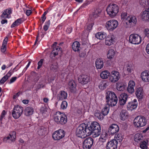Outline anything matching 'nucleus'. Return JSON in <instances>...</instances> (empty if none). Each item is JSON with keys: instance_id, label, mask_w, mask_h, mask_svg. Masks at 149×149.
<instances>
[{"instance_id": "f257e3e1", "label": "nucleus", "mask_w": 149, "mask_h": 149, "mask_svg": "<svg viewBox=\"0 0 149 149\" xmlns=\"http://www.w3.org/2000/svg\"><path fill=\"white\" fill-rule=\"evenodd\" d=\"M88 131L89 135L92 134L94 138L96 137L101 134V127L99 124L96 122H93L91 124H87Z\"/></svg>"}, {"instance_id": "f03ea898", "label": "nucleus", "mask_w": 149, "mask_h": 149, "mask_svg": "<svg viewBox=\"0 0 149 149\" xmlns=\"http://www.w3.org/2000/svg\"><path fill=\"white\" fill-rule=\"evenodd\" d=\"M88 125L85 123L80 125L77 128L76 131L77 136L81 138H84L87 136H89L88 131Z\"/></svg>"}, {"instance_id": "7ed1b4c3", "label": "nucleus", "mask_w": 149, "mask_h": 149, "mask_svg": "<svg viewBox=\"0 0 149 149\" xmlns=\"http://www.w3.org/2000/svg\"><path fill=\"white\" fill-rule=\"evenodd\" d=\"M106 98L107 104L109 106H114L117 103L118 98L113 92L107 91L106 95Z\"/></svg>"}, {"instance_id": "20e7f679", "label": "nucleus", "mask_w": 149, "mask_h": 149, "mask_svg": "<svg viewBox=\"0 0 149 149\" xmlns=\"http://www.w3.org/2000/svg\"><path fill=\"white\" fill-rule=\"evenodd\" d=\"M54 118L55 122L60 125L65 124L67 121L66 115L59 111L56 112L54 115Z\"/></svg>"}, {"instance_id": "39448f33", "label": "nucleus", "mask_w": 149, "mask_h": 149, "mask_svg": "<svg viewBox=\"0 0 149 149\" xmlns=\"http://www.w3.org/2000/svg\"><path fill=\"white\" fill-rule=\"evenodd\" d=\"M106 11L107 14L111 17H114L119 11V7L116 4H110L107 7Z\"/></svg>"}, {"instance_id": "423d86ee", "label": "nucleus", "mask_w": 149, "mask_h": 149, "mask_svg": "<svg viewBox=\"0 0 149 149\" xmlns=\"http://www.w3.org/2000/svg\"><path fill=\"white\" fill-rule=\"evenodd\" d=\"M146 123V120L144 116H138L134 120V124L136 127H140L145 126Z\"/></svg>"}, {"instance_id": "0eeeda50", "label": "nucleus", "mask_w": 149, "mask_h": 149, "mask_svg": "<svg viewBox=\"0 0 149 149\" xmlns=\"http://www.w3.org/2000/svg\"><path fill=\"white\" fill-rule=\"evenodd\" d=\"M23 111V109L22 107L19 105L15 106L12 113L13 117L15 119L18 118L22 114Z\"/></svg>"}, {"instance_id": "6e6552de", "label": "nucleus", "mask_w": 149, "mask_h": 149, "mask_svg": "<svg viewBox=\"0 0 149 149\" xmlns=\"http://www.w3.org/2000/svg\"><path fill=\"white\" fill-rule=\"evenodd\" d=\"M129 41L130 43L133 44H139L141 42V38L137 34H132L129 36Z\"/></svg>"}, {"instance_id": "1a4fd4ad", "label": "nucleus", "mask_w": 149, "mask_h": 149, "mask_svg": "<svg viewBox=\"0 0 149 149\" xmlns=\"http://www.w3.org/2000/svg\"><path fill=\"white\" fill-rule=\"evenodd\" d=\"M118 25V22L117 21L112 20L107 22L106 27L108 30L113 31L117 27Z\"/></svg>"}, {"instance_id": "9d476101", "label": "nucleus", "mask_w": 149, "mask_h": 149, "mask_svg": "<svg viewBox=\"0 0 149 149\" xmlns=\"http://www.w3.org/2000/svg\"><path fill=\"white\" fill-rule=\"evenodd\" d=\"M57 44V42H55L52 45L53 50L50 54V56L52 58L55 57L58 54V52H61V48L59 46H56Z\"/></svg>"}, {"instance_id": "9b49d317", "label": "nucleus", "mask_w": 149, "mask_h": 149, "mask_svg": "<svg viewBox=\"0 0 149 149\" xmlns=\"http://www.w3.org/2000/svg\"><path fill=\"white\" fill-rule=\"evenodd\" d=\"M65 132L63 130L60 129L55 131L53 134L52 137L55 140H59L65 135Z\"/></svg>"}, {"instance_id": "f8f14e48", "label": "nucleus", "mask_w": 149, "mask_h": 149, "mask_svg": "<svg viewBox=\"0 0 149 149\" xmlns=\"http://www.w3.org/2000/svg\"><path fill=\"white\" fill-rule=\"evenodd\" d=\"M120 74L119 72L115 71L111 72V74L109 76V81L113 83L117 81L120 79Z\"/></svg>"}, {"instance_id": "ddd939ff", "label": "nucleus", "mask_w": 149, "mask_h": 149, "mask_svg": "<svg viewBox=\"0 0 149 149\" xmlns=\"http://www.w3.org/2000/svg\"><path fill=\"white\" fill-rule=\"evenodd\" d=\"M83 143L84 149H90L93 146V140L91 138H88L84 140Z\"/></svg>"}, {"instance_id": "4468645a", "label": "nucleus", "mask_w": 149, "mask_h": 149, "mask_svg": "<svg viewBox=\"0 0 149 149\" xmlns=\"http://www.w3.org/2000/svg\"><path fill=\"white\" fill-rule=\"evenodd\" d=\"M119 128L118 125L115 124L111 125L108 129V132L111 134H114L118 132Z\"/></svg>"}, {"instance_id": "2eb2a0df", "label": "nucleus", "mask_w": 149, "mask_h": 149, "mask_svg": "<svg viewBox=\"0 0 149 149\" xmlns=\"http://www.w3.org/2000/svg\"><path fill=\"white\" fill-rule=\"evenodd\" d=\"M78 80L82 84H86L89 81L90 77L86 75H80L78 77Z\"/></svg>"}, {"instance_id": "dca6fc26", "label": "nucleus", "mask_w": 149, "mask_h": 149, "mask_svg": "<svg viewBox=\"0 0 149 149\" xmlns=\"http://www.w3.org/2000/svg\"><path fill=\"white\" fill-rule=\"evenodd\" d=\"M118 142L116 140H112L108 142L107 145V149H116Z\"/></svg>"}, {"instance_id": "f3484780", "label": "nucleus", "mask_w": 149, "mask_h": 149, "mask_svg": "<svg viewBox=\"0 0 149 149\" xmlns=\"http://www.w3.org/2000/svg\"><path fill=\"white\" fill-rule=\"evenodd\" d=\"M126 20H128L130 27L134 26L137 22L136 17L134 16H130L127 18Z\"/></svg>"}, {"instance_id": "a211bd4d", "label": "nucleus", "mask_w": 149, "mask_h": 149, "mask_svg": "<svg viewBox=\"0 0 149 149\" xmlns=\"http://www.w3.org/2000/svg\"><path fill=\"white\" fill-rule=\"evenodd\" d=\"M128 96L126 93L122 94L119 97V104L121 106H123L126 102Z\"/></svg>"}, {"instance_id": "6ab92c4d", "label": "nucleus", "mask_w": 149, "mask_h": 149, "mask_svg": "<svg viewBox=\"0 0 149 149\" xmlns=\"http://www.w3.org/2000/svg\"><path fill=\"white\" fill-rule=\"evenodd\" d=\"M135 86V83L133 81H130L128 84L127 91L130 94H132L134 91V87Z\"/></svg>"}, {"instance_id": "aec40b11", "label": "nucleus", "mask_w": 149, "mask_h": 149, "mask_svg": "<svg viewBox=\"0 0 149 149\" xmlns=\"http://www.w3.org/2000/svg\"><path fill=\"white\" fill-rule=\"evenodd\" d=\"M67 97V93L63 91L59 92L57 96V99L59 100H62L64 99H65Z\"/></svg>"}, {"instance_id": "412c9836", "label": "nucleus", "mask_w": 149, "mask_h": 149, "mask_svg": "<svg viewBox=\"0 0 149 149\" xmlns=\"http://www.w3.org/2000/svg\"><path fill=\"white\" fill-rule=\"evenodd\" d=\"M141 77L143 81H149V71L147 70L143 71L141 74Z\"/></svg>"}, {"instance_id": "4be33fe9", "label": "nucleus", "mask_w": 149, "mask_h": 149, "mask_svg": "<svg viewBox=\"0 0 149 149\" xmlns=\"http://www.w3.org/2000/svg\"><path fill=\"white\" fill-rule=\"evenodd\" d=\"M114 38L113 36L111 35H109L106 37L105 40V43L107 45L110 46L113 43Z\"/></svg>"}, {"instance_id": "5701e85b", "label": "nucleus", "mask_w": 149, "mask_h": 149, "mask_svg": "<svg viewBox=\"0 0 149 149\" xmlns=\"http://www.w3.org/2000/svg\"><path fill=\"white\" fill-rule=\"evenodd\" d=\"M95 66L97 69H100L104 66V63L102 58H97L95 62Z\"/></svg>"}, {"instance_id": "b1692460", "label": "nucleus", "mask_w": 149, "mask_h": 149, "mask_svg": "<svg viewBox=\"0 0 149 149\" xmlns=\"http://www.w3.org/2000/svg\"><path fill=\"white\" fill-rule=\"evenodd\" d=\"M72 47L73 50L75 52H79L81 49L80 47V43L77 41H75L72 43Z\"/></svg>"}, {"instance_id": "393cba45", "label": "nucleus", "mask_w": 149, "mask_h": 149, "mask_svg": "<svg viewBox=\"0 0 149 149\" xmlns=\"http://www.w3.org/2000/svg\"><path fill=\"white\" fill-rule=\"evenodd\" d=\"M69 88L71 92H74L76 91V85L73 80L70 81L68 83Z\"/></svg>"}, {"instance_id": "a878e982", "label": "nucleus", "mask_w": 149, "mask_h": 149, "mask_svg": "<svg viewBox=\"0 0 149 149\" xmlns=\"http://www.w3.org/2000/svg\"><path fill=\"white\" fill-rule=\"evenodd\" d=\"M136 94L137 97L139 99H142L143 95V92L142 88L141 87L137 88L136 91Z\"/></svg>"}, {"instance_id": "bb28decb", "label": "nucleus", "mask_w": 149, "mask_h": 149, "mask_svg": "<svg viewBox=\"0 0 149 149\" xmlns=\"http://www.w3.org/2000/svg\"><path fill=\"white\" fill-rule=\"evenodd\" d=\"M120 116L121 119L122 120H124L127 118L128 113L126 111L123 110L121 111Z\"/></svg>"}, {"instance_id": "cd10ccee", "label": "nucleus", "mask_w": 149, "mask_h": 149, "mask_svg": "<svg viewBox=\"0 0 149 149\" xmlns=\"http://www.w3.org/2000/svg\"><path fill=\"white\" fill-rule=\"evenodd\" d=\"M116 55V52L114 50L112 49H110L108 51L107 54V58L110 59L113 58Z\"/></svg>"}, {"instance_id": "c85d7f7f", "label": "nucleus", "mask_w": 149, "mask_h": 149, "mask_svg": "<svg viewBox=\"0 0 149 149\" xmlns=\"http://www.w3.org/2000/svg\"><path fill=\"white\" fill-rule=\"evenodd\" d=\"M25 114L26 116H29L32 115L33 112V108L31 107H28L26 108L25 110Z\"/></svg>"}, {"instance_id": "c756f323", "label": "nucleus", "mask_w": 149, "mask_h": 149, "mask_svg": "<svg viewBox=\"0 0 149 149\" xmlns=\"http://www.w3.org/2000/svg\"><path fill=\"white\" fill-rule=\"evenodd\" d=\"M15 135L16 132H13L10 133L7 137L4 138V139L5 140H10L11 141H13L15 140Z\"/></svg>"}, {"instance_id": "7c9ffc66", "label": "nucleus", "mask_w": 149, "mask_h": 149, "mask_svg": "<svg viewBox=\"0 0 149 149\" xmlns=\"http://www.w3.org/2000/svg\"><path fill=\"white\" fill-rule=\"evenodd\" d=\"M107 139V136H106V133L104 135L102 134L100 136L99 138V141L98 142L97 144H101L102 145L103 143L106 142V140Z\"/></svg>"}, {"instance_id": "2f4dec72", "label": "nucleus", "mask_w": 149, "mask_h": 149, "mask_svg": "<svg viewBox=\"0 0 149 149\" xmlns=\"http://www.w3.org/2000/svg\"><path fill=\"white\" fill-rule=\"evenodd\" d=\"M127 107L128 110H132L137 107V104H135L132 101L128 103V104L127 105Z\"/></svg>"}, {"instance_id": "473e14b6", "label": "nucleus", "mask_w": 149, "mask_h": 149, "mask_svg": "<svg viewBox=\"0 0 149 149\" xmlns=\"http://www.w3.org/2000/svg\"><path fill=\"white\" fill-rule=\"evenodd\" d=\"M141 18L143 21L149 20V14L147 10H145L141 14Z\"/></svg>"}, {"instance_id": "72a5a7b5", "label": "nucleus", "mask_w": 149, "mask_h": 149, "mask_svg": "<svg viewBox=\"0 0 149 149\" xmlns=\"http://www.w3.org/2000/svg\"><path fill=\"white\" fill-rule=\"evenodd\" d=\"M106 36L107 35L105 33H102L101 32H98L95 35V37L97 39L100 40H102L105 38Z\"/></svg>"}, {"instance_id": "f704fd0d", "label": "nucleus", "mask_w": 149, "mask_h": 149, "mask_svg": "<svg viewBox=\"0 0 149 149\" xmlns=\"http://www.w3.org/2000/svg\"><path fill=\"white\" fill-rule=\"evenodd\" d=\"M109 75L110 73L107 70L102 71L100 74L101 77L103 79H107L108 76L109 77Z\"/></svg>"}, {"instance_id": "c9c22d12", "label": "nucleus", "mask_w": 149, "mask_h": 149, "mask_svg": "<svg viewBox=\"0 0 149 149\" xmlns=\"http://www.w3.org/2000/svg\"><path fill=\"white\" fill-rule=\"evenodd\" d=\"M11 74L10 73L8 72L7 74L5 75L0 80V84H2L4 83L11 76Z\"/></svg>"}, {"instance_id": "e433bc0d", "label": "nucleus", "mask_w": 149, "mask_h": 149, "mask_svg": "<svg viewBox=\"0 0 149 149\" xmlns=\"http://www.w3.org/2000/svg\"><path fill=\"white\" fill-rule=\"evenodd\" d=\"M23 22V21L22 18L17 19L11 25V27L13 28L15 27V26H18L21 24Z\"/></svg>"}, {"instance_id": "4c0bfd02", "label": "nucleus", "mask_w": 149, "mask_h": 149, "mask_svg": "<svg viewBox=\"0 0 149 149\" xmlns=\"http://www.w3.org/2000/svg\"><path fill=\"white\" fill-rule=\"evenodd\" d=\"M94 115L95 117L100 120H103L104 118L103 115L101 114L100 111L98 110L95 111Z\"/></svg>"}, {"instance_id": "58836bf2", "label": "nucleus", "mask_w": 149, "mask_h": 149, "mask_svg": "<svg viewBox=\"0 0 149 149\" xmlns=\"http://www.w3.org/2000/svg\"><path fill=\"white\" fill-rule=\"evenodd\" d=\"M109 85V83L105 81L101 82L99 85L98 87L101 90H103L105 88Z\"/></svg>"}, {"instance_id": "ea45409f", "label": "nucleus", "mask_w": 149, "mask_h": 149, "mask_svg": "<svg viewBox=\"0 0 149 149\" xmlns=\"http://www.w3.org/2000/svg\"><path fill=\"white\" fill-rule=\"evenodd\" d=\"M58 64L56 62H54L50 66L51 69L54 71H56L58 69Z\"/></svg>"}, {"instance_id": "a19ab883", "label": "nucleus", "mask_w": 149, "mask_h": 149, "mask_svg": "<svg viewBox=\"0 0 149 149\" xmlns=\"http://www.w3.org/2000/svg\"><path fill=\"white\" fill-rule=\"evenodd\" d=\"M125 86L124 84L120 83L117 84L116 85L117 89L120 91H123L125 88Z\"/></svg>"}, {"instance_id": "79ce46f5", "label": "nucleus", "mask_w": 149, "mask_h": 149, "mask_svg": "<svg viewBox=\"0 0 149 149\" xmlns=\"http://www.w3.org/2000/svg\"><path fill=\"white\" fill-rule=\"evenodd\" d=\"M11 9L10 8H8V13H6L5 12H4L2 14L1 17L4 18H9V16L11 13Z\"/></svg>"}, {"instance_id": "37998d69", "label": "nucleus", "mask_w": 149, "mask_h": 149, "mask_svg": "<svg viewBox=\"0 0 149 149\" xmlns=\"http://www.w3.org/2000/svg\"><path fill=\"white\" fill-rule=\"evenodd\" d=\"M114 138L117 141H118L119 142H121L123 139V137L122 135L121 134H116Z\"/></svg>"}, {"instance_id": "c03bdc74", "label": "nucleus", "mask_w": 149, "mask_h": 149, "mask_svg": "<svg viewBox=\"0 0 149 149\" xmlns=\"http://www.w3.org/2000/svg\"><path fill=\"white\" fill-rule=\"evenodd\" d=\"M109 106L107 107V106H106L102 109V112L103 116L104 115H107L108 113L109 110Z\"/></svg>"}, {"instance_id": "a18cd8bd", "label": "nucleus", "mask_w": 149, "mask_h": 149, "mask_svg": "<svg viewBox=\"0 0 149 149\" xmlns=\"http://www.w3.org/2000/svg\"><path fill=\"white\" fill-rule=\"evenodd\" d=\"M100 12V11L99 9H95L93 12L92 15L94 18H96L98 16V15Z\"/></svg>"}, {"instance_id": "49530a36", "label": "nucleus", "mask_w": 149, "mask_h": 149, "mask_svg": "<svg viewBox=\"0 0 149 149\" xmlns=\"http://www.w3.org/2000/svg\"><path fill=\"white\" fill-rule=\"evenodd\" d=\"M50 24V20H49L45 22L43 29L45 31H46L48 29Z\"/></svg>"}, {"instance_id": "de8ad7c7", "label": "nucleus", "mask_w": 149, "mask_h": 149, "mask_svg": "<svg viewBox=\"0 0 149 149\" xmlns=\"http://www.w3.org/2000/svg\"><path fill=\"white\" fill-rule=\"evenodd\" d=\"M142 137L141 135L139 133L136 134L134 137V139L135 141H138L140 140Z\"/></svg>"}, {"instance_id": "09e8293b", "label": "nucleus", "mask_w": 149, "mask_h": 149, "mask_svg": "<svg viewBox=\"0 0 149 149\" xmlns=\"http://www.w3.org/2000/svg\"><path fill=\"white\" fill-rule=\"evenodd\" d=\"M140 148L142 149H147V143L146 141H143L140 144Z\"/></svg>"}, {"instance_id": "8fccbe9b", "label": "nucleus", "mask_w": 149, "mask_h": 149, "mask_svg": "<svg viewBox=\"0 0 149 149\" xmlns=\"http://www.w3.org/2000/svg\"><path fill=\"white\" fill-rule=\"evenodd\" d=\"M68 104L67 102L65 101H63L61 104V108L63 109H65L67 107Z\"/></svg>"}, {"instance_id": "3c124183", "label": "nucleus", "mask_w": 149, "mask_h": 149, "mask_svg": "<svg viewBox=\"0 0 149 149\" xmlns=\"http://www.w3.org/2000/svg\"><path fill=\"white\" fill-rule=\"evenodd\" d=\"M47 109L46 106L44 104L41 107L40 111L42 114L45 113L47 111Z\"/></svg>"}, {"instance_id": "603ef678", "label": "nucleus", "mask_w": 149, "mask_h": 149, "mask_svg": "<svg viewBox=\"0 0 149 149\" xmlns=\"http://www.w3.org/2000/svg\"><path fill=\"white\" fill-rule=\"evenodd\" d=\"M86 55V52L85 50L81 51L79 52V56L80 58H84Z\"/></svg>"}, {"instance_id": "864d4df0", "label": "nucleus", "mask_w": 149, "mask_h": 149, "mask_svg": "<svg viewBox=\"0 0 149 149\" xmlns=\"http://www.w3.org/2000/svg\"><path fill=\"white\" fill-rule=\"evenodd\" d=\"M6 112L5 110H3L1 113V117H0V120L1 121L2 120V119L4 118L5 115L6 114ZM1 123H2V122H1Z\"/></svg>"}, {"instance_id": "5fc2aeb1", "label": "nucleus", "mask_w": 149, "mask_h": 149, "mask_svg": "<svg viewBox=\"0 0 149 149\" xmlns=\"http://www.w3.org/2000/svg\"><path fill=\"white\" fill-rule=\"evenodd\" d=\"M44 60V59H42L38 62V66L37 68L38 69H39L41 67Z\"/></svg>"}, {"instance_id": "6e6d98bb", "label": "nucleus", "mask_w": 149, "mask_h": 149, "mask_svg": "<svg viewBox=\"0 0 149 149\" xmlns=\"http://www.w3.org/2000/svg\"><path fill=\"white\" fill-rule=\"evenodd\" d=\"M43 130L42 128L40 130H39L38 131L39 134L40 135H43L45 134V131H43Z\"/></svg>"}, {"instance_id": "4d7b16f0", "label": "nucleus", "mask_w": 149, "mask_h": 149, "mask_svg": "<svg viewBox=\"0 0 149 149\" xmlns=\"http://www.w3.org/2000/svg\"><path fill=\"white\" fill-rule=\"evenodd\" d=\"M127 13L125 12H123L121 15V16L122 19H124L127 16Z\"/></svg>"}, {"instance_id": "13d9d810", "label": "nucleus", "mask_w": 149, "mask_h": 149, "mask_svg": "<svg viewBox=\"0 0 149 149\" xmlns=\"http://www.w3.org/2000/svg\"><path fill=\"white\" fill-rule=\"evenodd\" d=\"M144 33L146 36L149 38V29H145Z\"/></svg>"}, {"instance_id": "bf43d9fd", "label": "nucleus", "mask_w": 149, "mask_h": 149, "mask_svg": "<svg viewBox=\"0 0 149 149\" xmlns=\"http://www.w3.org/2000/svg\"><path fill=\"white\" fill-rule=\"evenodd\" d=\"M6 46H5L3 45H2L1 48V51L3 52H5L6 50Z\"/></svg>"}, {"instance_id": "052dcab7", "label": "nucleus", "mask_w": 149, "mask_h": 149, "mask_svg": "<svg viewBox=\"0 0 149 149\" xmlns=\"http://www.w3.org/2000/svg\"><path fill=\"white\" fill-rule=\"evenodd\" d=\"M21 93V92L19 91L14 95L13 97V98L14 99H15L19 96L20 94Z\"/></svg>"}, {"instance_id": "680f3d73", "label": "nucleus", "mask_w": 149, "mask_h": 149, "mask_svg": "<svg viewBox=\"0 0 149 149\" xmlns=\"http://www.w3.org/2000/svg\"><path fill=\"white\" fill-rule=\"evenodd\" d=\"M93 25L92 24H88L87 26V29L88 31H90L92 28Z\"/></svg>"}, {"instance_id": "e2e57ef3", "label": "nucleus", "mask_w": 149, "mask_h": 149, "mask_svg": "<svg viewBox=\"0 0 149 149\" xmlns=\"http://www.w3.org/2000/svg\"><path fill=\"white\" fill-rule=\"evenodd\" d=\"M17 78L16 77H12L10 80V82L9 83L11 84L15 81L16 79Z\"/></svg>"}, {"instance_id": "0e129e2a", "label": "nucleus", "mask_w": 149, "mask_h": 149, "mask_svg": "<svg viewBox=\"0 0 149 149\" xmlns=\"http://www.w3.org/2000/svg\"><path fill=\"white\" fill-rule=\"evenodd\" d=\"M32 11L30 10H26V13L27 16H29L31 13Z\"/></svg>"}, {"instance_id": "69168bd1", "label": "nucleus", "mask_w": 149, "mask_h": 149, "mask_svg": "<svg viewBox=\"0 0 149 149\" xmlns=\"http://www.w3.org/2000/svg\"><path fill=\"white\" fill-rule=\"evenodd\" d=\"M72 27H69L67 28L66 31L68 33H70L72 32Z\"/></svg>"}, {"instance_id": "338daca9", "label": "nucleus", "mask_w": 149, "mask_h": 149, "mask_svg": "<svg viewBox=\"0 0 149 149\" xmlns=\"http://www.w3.org/2000/svg\"><path fill=\"white\" fill-rule=\"evenodd\" d=\"M146 52L149 54V43L146 46Z\"/></svg>"}, {"instance_id": "774afa93", "label": "nucleus", "mask_w": 149, "mask_h": 149, "mask_svg": "<svg viewBox=\"0 0 149 149\" xmlns=\"http://www.w3.org/2000/svg\"><path fill=\"white\" fill-rule=\"evenodd\" d=\"M127 71H128V72L129 73H131V68L130 67V66H127Z\"/></svg>"}]
</instances>
